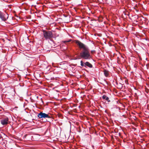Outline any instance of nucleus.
I'll return each instance as SVG.
<instances>
[{"mask_svg": "<svg viewBox=\"0 0 149 149\" xmlns=\"http://www.w3.org/2000/svg\"><path fill=\"white\" fill-rule=\"evenodd\" d=\"M75 43L81 51L80 55L81 58L86 60H90L91 58L89 49L87 46L78 40H76Z\"/></svg>", "mask_w": 149, "mask_h": 149, "instance_id": "obj_1", "label": "nucleus"}, {"mask_svg": "<svg viewBox=\"0 0 149 149\" xmlns=\"http://www.w3.org/2000/svg\"><path fill=\"white\" fill-rule=\"evenodd\" d=\"M43 35L46 40L50 39L52 38L53 36L52 33L50 31H43Z\"/></svg>", "mask_w": 149, "mask_h": 149, "instance_id": "obj_2", "label": "nucleus"}, {"mask_svg": "<svg viewBox=\"0 0 149 149\" xmlns=\"http://www.w3.org/2000/svg\"><path fill=\"white\" fill-rule=\"evenodd\" d=\"M38 116L39 118H50V116H49V115L48 114H46L45 113H42V112H40L39 113H38Z\"/></svg>", "mask_w": 149, "mask_h": 149, "instance_id": "obj_3", "label": "nucleus"}, {"mask_svg": "<svg viewBox=\"0 0 149 149\" xmlns=\"http://www.w3.org/2000/svg\"><path fill=\"white\" fill-rule=\"evenodd\" d=\"M8 18V15L7 14L3 13L2 12L0 14V18L3 21H5Z\"/></svg>", "mask_w": 149, "mask_h": 149, "instance_id": "obj_4", "label": "nucleus"}, {"mask_svg": "<svg viewBox=\"0 0 149 149\" xmlns=\"http://www.w3.org/2000/svg\"><path fill=\"white\" fill-rule=\"evenodd\" d=\"M9 119L8 117H5L1 120V123L2 125H6L8 123Z\"/></svg>", "mask_w": 149, "mask_h": 149, "instance_id": "obj_5", "label": "nucleus"}, {"mask_svg": "<svg viewBox=\"0 0 149 149\" xmlns=\"http://www.w3.org/2000/svg\"><path fill=\"white\" fill-rule=\"evenodd\" d=\"M85 67L87 66L90 68H91L93 67L92 65L88 62H86L85 63Z\"/></svg>", "mask_w": 149, "mask_h": 149, "instance_id": "obj_6", "label": "nucleus"}, {"mask_svg": "<svg viewBox=\"0 0 149 149\" xmlns=\"http://www.w3.org/2000/svg\"><path fill=\"white\" fill-rule=\"evenodd\" d=\"M102 98L103 100H105L107 101L108 102H110V100H109V97H107L106 95H104L102 97Z\"/></svg>", "mask_w": 149, "mask_h": 149, "instance_id": "obj_7", "label": "nucleus"}, {"mask_svg": "<svg viewBox=\"0 0 149 149\" xmlns=\"http://www.w3.org/2000/svg\"><path fill=\"white\" fill-rule=\"evenodd\" d=\"M104 75L106 77H108L109 75V72L108 71L105 70L104 71Z\"/></svg>", "mask_w": 149, "mask_h": 149, "instance_id": "obj_8", "label": "nucleus"}, {"mask_svg": "<svg viewBox=\"0 0 149 149\" xmlns=\"http://www.w3.org/2000/svg\"><path fill=\"white\" fill-rule=\"evenodd\" d=\"M81 65L82 67H85V63H84L82 61H80Z\"/></svg>", "mask_w": 149, "mask_h": 149, "instance_id": "obj_9", "label": "nucleus"}, {"mask_svg": "<svg viewBox=\"0 0 149 149\" xmlns=\"http://www.w3.org/2000/svg\"><path fill=\"white\" fill-rule=\"evenodd\" d=\"M71 41V40H65V41H63V42L64 43H66L67 42H70Z\"/></svg>", "mask_w": 149, "mask_h": 149, "instance_id": "obj_10", "label": "nucleus"}, {"mask_svg": "<svg viewBox=\"0 0 149 149\" xmlns=\"http://www.w3.org/2000/svg\"><path fill=\"white\" fill-rule=\"evenodd\" d=\"M95 51L94 50H92L91 51V53L93 54V52H95Z\"/></svg>", "mask_w": 149, "mask_h": 149, "instance_id": "obj_11", "label": "nucleus"}]
</instances>
